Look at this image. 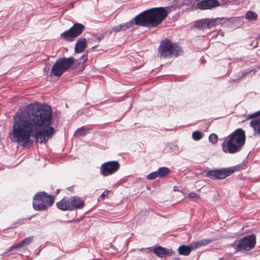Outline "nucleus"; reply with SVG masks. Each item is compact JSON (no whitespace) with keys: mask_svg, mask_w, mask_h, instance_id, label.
Masks as SVG:
<instances>
[{"mask_svg":"<svg viewBox=\"0 0 260 260\" xmlns=\"http://www.w3.org/2000/svg\"><path fill=\"white\" fill-rule=\"evenodd\" d=\"M52 113L50 107L36 103L21 109L13 117L11 140L22 143L23 147L32 146L31 137L40 143H46L55 133L54 128L50 126Z\"/></svg>","mask_w":260,"mask_h":260,"instance_id":"obj_1","label":"nucleus"},{"mask_svg":"<svg viewBox=\"0 0 260 260\" xmlns=\"http://www.w3.org/2000/svg\"><path fill=\"white\" fill-rule=\"evenodd\" d=\"M167 11L164 8H154L146 10L135 18V23L146 27H155L167 17Z\"/></svg>","mask_w":260,"mask_h":260,"instance_id":"obj_2","label":"nucleus"},{"mask_svg":"<svg viewBox=\"0 0 260 260\" xmlns=\"http://www.w3.org/2000/svg\"><path fill=\"white\" fill-rule=\"evenodd\" d=\"M245 133L242 128H238L230 135L221 144L223 151L234 154L240 151L245 143Z\"/></svg>","mask_w":260,"mask_h":260,"instance_id":"obj_3","label":"nucleus"},{"mask_svg":"<svg viewBox=\"0 0 260 260\" xmlns=\"http://www.w3.org/2000/svg\"><path fill=\"white\" fill-rule=\"evenodd\" d=\"M54 203V197L45 191L37 192L33 198L32 206L36 211L46 210Z\"/></svg>","mask_w":260,"mask_h":260,"instance_id":"obj_4","label":"nucleus"},{"mask_svg":"<svg viewBox=\"0 0 260 260\" xmlns=\"http://www.w3.org/2000/svg\"><path fill=\"white\" fill-rule=\"evenodd\" d=\"M256 236L254 234L247 235L240 239L238 242L235 241L232 246L237 251H249L255 247Z\"/></svg>","mask_w":260,"mask_h":260,"instance_id":"obj_5","label":"nucleus"},{"mask_svg":"<svg viewBox=\"0 0 260 260\" xmlns=\"http://www.w3.org/2000/svg\"><path fill=\"white\" fill-rule=\"evenodd\" d=\"M238 166L221 168L206 171V177L212 180H221L233 174L238 170Z\"/></svg>","mask_w":260,"mask_h":260,"instance_id":"obj_6","label":"nucleus"},{"mask_svg":"<svg viewBox=\"0 0 260 260\" xmlns=\"http://www.w3.org/2000/svg\"><path fill=\"white\" fill-rule=\"evenodd\" d=\"M180 51V47L176 44H173L167 39L163 40L160 45L158 51L161 57H167L177 55Z\"/></svg>","mask_w":260,"mask_h":260,"instance_id":"obj_7","label":"nucleus"},{"mask_svg":"<svg viewBox=\"0 0 260 260\" xmlns=\"http://www.w3.org/2000/svg\"><path fill=\"white\" fill-rule=\"evenodd\" d=\"M84 26L81 23H75L69 30L60 34V39L66 41H72L73 39L79 36L83 31Z\"/></svg>","mask_w":260,"mask_h":260,"instance_id":"obj_8","label":"nucleus"},{"mask_svg":"<svg viewBox=\"0 0 260 260\" xmlns=\"http://www.w3.org/2000/svg\"><path fill=\"white\" fill-rule=\"evenodd\" d=\"M119 168L120 164L118 161L105 162L101 166L100 174L104 177H107L116 173Z\"/></svg>","mask_w":260,"mask_h":260,"instance_id":"obj_9","label":"nucleus"},{"mask_svg":"<svg viewBox=\"0 0 260 260\" xmlns=\"http://www.w3.org/2000/svg\"><path fill=\"white\" fill-rule=\"evenodd\" d=\"M32 240L33 236H29L25 238L22 241L10 247L6 252L3 253V255L5 256L8 252L17 251L19 249L28 245L32 241Z\"/></svg>","mask_w":260,"mask_h":260,"instance_id":"obj_10","label":"nucleus"},{"mask_svg":"<svg viewBox=\"0 0 260 260\" xmlns=\"http://www.w3.org/2000/svg\"><path fill=\"white\" fill-rule=\"evenodd\" d=\"M153 252L159 257H169L173 254V251L171 249H167L160 246L154 247Z\"/></svg>","mask_w":260,"mask_h":260,"instance_id":"obj_11","label":"nucleus"},{"mask_svg":"<svg viewBox=\"0 0 260 260\" xmlns=\"http://www.w3.org/2000/svg\"><path fill=\"white\" fill-rule=\"evenodd\" d=\"M221 19L219 18L209 20L208 19L201 20L197 22V26L201 28H210L221 22Z\"/></svg>","mask_w":260,"mask_h":260,"instance_id":"obj_12","label":"nucleus"},{"mask_svg":"<svg viewBox=\"0 0 260 260\" xmlns=\"http://www.w3.org/2000/svg\"><path fill=\"white\" fill-rule=\"evenodd\" d=\"M219 6L217 0H204L198 3V7L200 9H210Z\"/></svg>","mask_w":260,"mask_h":260,"instance_id":"obj_13","label":"nucleus"},{"mask_svg":"<svg viewBox=\"0 0 260 260\" xmlns=\"http://www.w3.org/2000/svg\"><path fill=\"white\" fill-rule=\"evenodd\" d=\"M75 59L73 57L69 58H60L58 59L56 61L59 62V66L62 68V69L64 72L68 70L72 65L74 63Z\"/></svg>","mask_w":260,"mask_h":260,"instance_id":"obj_14","label":"nucleus"},{"mask_svg":"<svg viewBox=\"0 0 260 260\" xmlns=\"http://www.w3.org/2000/svg\"><path fill=\"white\" fill-rule=\"evenodd\" d=\"M70 206H72L74 208L80 209L84 206V202L80 197L73 196L70 199Z\"/></svg>","mask_w":260,"mask_h":260,"instance_id":"obj_15","label":"nucleus"},{"mask_svg":"<svg viewBox=\"0 0 260 260\" xmlns=\"http://www.w3.org/2000/svg\"><path fill=\"white\" fill-rule=\"evenodd\" d=\"M86 40L85 38L80 39L76 43L75 51L76 53H80L84 51L86 47Z\"/></svg>","mask_w":260,"mask_h":260,"instance_id":"obj_16","label":"nucleus"},{"mask_svg":"<svg viewBox=\"0 0 260 260\" xmlns=\"http://www.w3.org/2000/svg\"><path fill=\"white\" fill-rule=\"evenodd\" d=\"M59 62H56L53 64L52 67L51 74L52 76L56 77L60 76L63 73H64V71L62 69V68L59 64Z\"/></svg>","mask_w":260,"mask_h":260,"instance_id":"obj_17","label":"nucleus"},{"mask_svg":"<svg viewBox=\"0 0 260 260\" xmlns=\"http://www.w3.org/2000/svg\"><path fill=\"white\" fill-rule=\"evenodd\" d=\"M250 125L254 131V136L260 135V118L252 120L250 122Z\"/></svg>","mask_w":260,"mask_h":260,"instance_id":"obj_18","label":"nucleus"},{"mask_svg":"<svg viewBox=\"0 0 260 260\" xmlns=\"http://www.w3.org/2000/svg\"><path fill=\"white\" fill-rule=\"evenodd\" d=\"M56 206L58 209L62 211H67L70 209L69 200L66 198L62 199L56 203Z\"/></svg>","mask_w":260,"mask_h":260,"instance_id":"obj_19","label":"nucleus"},{"mask_svg":"<svg viewBox=\"0 0 260 260\" xmlns=\"http://www.w3.org/2000/svg\"><path fill=\"white\" fill-rule=\"evenodd\" d=\"M191 250L190 244L188 245H182L178 248V253L181 255L187 256L189 255Z\"/></svg>","mask_w":260,"mask_h":260,"instance_id":"obj_20","label":"nucleus"},{"mask_svg":"<svg viewBox=\"0 0 260 260\" xmlns=\"http://www.w3.org/2000/svg\"><path fill=\"white\" fill-rule=\"evenodd\" d=\"M133 24V22L130 21L129 22H127L122 24H120L118 26H115L113 28L112 30L115 32H118L121 30H124L129 28Z\"/></svg>","mask_w":260,"mask_h":260,"instance_id":"obj_21","label":"nucleus"},{"mask_svg":"<svg viewBox=\"0 0 260 260\" xmlns=\"http://www.w3.org/2000/svg\"><path fill=\"white\" fill-rule=\"evenodd\" d=\"M159 177H164L170 173V170L167 167H160L157 171Z\"/></svg>","mask_w":260,"mask_h":260,"instance_id":"obj_22","label":"nucleus"},{"mask_svg":"<svg viewBox=\"0 0 260 260\" xmlns=\"http://www.w3.org/2000/svg\"><path fill=\"white\" fill-rule=\"evenodd\" d=\"M91 129L88 127L82 126L76 131L75 135L78 137L85 136Z\"/></svg>","mask_w":260,"mask_h":260,"instance_id":"obj_23","label":"nucleus"},{"mask_svg":"<svg viewBox=\"0 0 260 260\" xmlns=\"http://www.w3.org/2000/svg\"><path fill=\"white\" fill-rule=\"evenodd\" d=\"M204 136V134L200 131H194L192 133V137L195 141H199Z\"/></svg>","mask_w":260,"mask_h":260,"instance_id":"obj_24","label":"nucleus"},{"mask_svg":"<svg viewBox=\"0 0 260 260\" xmlns=\"http://www.w3.org/2000/svg\"><path fill=\"white\" fill-rule=\"evenodd\" d=\"M257 14L252 11H248L246 15V18L249 20H254L257 19Z\"/></svg>","mask_w":260,"mask_h":260,"instance_id":"obj_25","label":"nucleus"},{"mask_svg":"<svg viewBox=\"0 0 260 260\" xmlns=\"http://www.w3.org/2000/svg\"><path fill=\"white\" fill-rule=\"evenodd\" d=\"M209 141L212 144H216L218 141V137L215 134H211L209 137Z\"/></svg>","mask_w":260,"mask_h":260,"instance_id":"obj_26","label":"nucleus"},{"mask_svg":"<svg viewBox=\"0 0 260 260\" xmlns=\"http://www.w3.org/2000/svg\"><path fill=\"white\" fill-rule=\"evenodd\" d=\"M213 239H203L199 241L201 246H206L213 241Z\"/></svg>","mask_w":260,"mask_h":260,"instance_id":"obj_27","label":"nucleus"},{"mask_svg":"<svg viewBox=\"0 0 260 260\" xmlns=\"http://www.w3.org/2000/svg\"><path fill=\"white\" fill-rule=\"evenodd\" d=\"M157 177H158L157 172L155 171L148 174L147 176V179L148 180H152L156 178Z\"/></svg>","mask_w":260,"mask_h":260,"instance_id":"obj_28","label":"nucleus"},{"mask_svg":"<svg viewBox=\"0 0 260 260\" xmlns=\"http://www.w3.org/2000/svg\"><path fill=\"white\" fill-rule=\"evenodd\" d=\"M190 245L192 250L201 247L199 241L192 242Z\"/></svg>","mask_w":260,"mask_h":260,"instance_id":"obj_29","label":"nucleus"},{"mask_svg":"<svg viewBox=\"0 0 260 260\" xmlns=\"http://www.w3.org/2000/svg\"><path fill=\"white\" fill-rule=\"evenodd\" d=\"M34 215H32L31 216H30L28 218H22V219H19L17 220V222L16 223H18L20 225L21 224H22L23 223H24L26 220H30L31 219L32 217L34 216Z\"/></svg>","mask_w":260,"mask_h":260,"instance_id":"obj_30","label":"nucleus"},{"mask_svg":"<svg viewBox=\"0 0 260 260\" xmlns=\"http://www.w3.org/2000/svg\"><path fill=\"white\" fill-rule=\"evenodd\" d=\"M259 116H260V111L256 112L253 114H248L247 116V119H252V118H255V117Z\"/></svg>","mask_w":260,"mask_h":260,"instance_id":"obj_31","label":"nucleus"},{"mask_svg":"<svg viewBox=\"0 0 260 260\" xmlns=\"http://www.w3.org/2000/svg\"><path fill=\"white\" fill-rule=\"evenodd\" d=\"M188 196L189 198L191 199L197 198L199 199L200 198V195L196 192H191L189 193Z\"/></svg>","mask_w":260,"mask_h":260,"instance_id":"obj_32","label":"nucleus"},{"mask_svg":"<svg viewBox=\"0 0 260 260\" xmlns=\"http://www.w3.org/2000/svg\"><path fill=\"white\" fill-rule=\"evenodd\" d=\"M87 60V54L83 55L80 58V61L82 62L83 63L85 62Z\"/></svg>","mask_w":260,"mask_h":260,"instance_id":"obj_33","label":"nucleus"},{"mask_svg":"<svg viewBox=\"0 0 260 260\" xmlns=\"http://www.w3.org/2000/svg\"><path fill=\"white\" fill-rule=\"evenodd\" d=\"M108 193H109V191L108 190L105 191L101 195V196H100L101 199H104L105 198V197H106L108 195Z\"/></svg>","mask_w":260,"mask_h":260,"instance_id":"obj_34","label":"nucleus"},{"mask_svg":"<svg viewBox=\"0 0 260 260\" xmlns=\"http://www.w3.org/2000/svg\"><path fill=\"white\" fill-rule=\"evenodd\" d=\"M171 146H172V147H170V148L172 149V150H173V151H175V150L178 148L177 146H176V145H173V144H172V145H171Z\"/></svg>","mask_w":260,"mask_h":260,"instance_id":"obj_35","label":"nucleus"},{"mask_svg":"<svg viewBox=\"0 0 260 260\" xmlns=\"http://www.w3.org/2000/svg\"><path fill=\"white\" fill-rule=\"evenodd\" d=\"M60 191V189H58L56 190V194H57Z\"/></svg>","mask_w":260,"mask_h":260,"instance_id":"obj_36","label":"nucleus"},{"mask_svg":"<svg viewBox=\"0 0 260 260\" xmlns=\"http://www.w3.org/2000/svg\"><path fill=\"white\" fill-rule=\"evenodd\" d=\"M251 71H247V72H246V73H250V72H251Z\"/></svg>","mask_w":260,"mask_h":260,"instance_id":"obj_37","label":"nucleus"},{"mask_svg":"<svg viewBox=\"0 0 260 260\" xmlns=\"http://www.w3.org/2000/svg\"><path fill=\"white\" fill-rule=\"evenodd\" d=\"M96 48V46H93V47H92V49H94V48Z\"/></svg>","mask_w":260,"mask_h":260,"instance_id":"obj_38","label":"nucleus"}]
</instances>
